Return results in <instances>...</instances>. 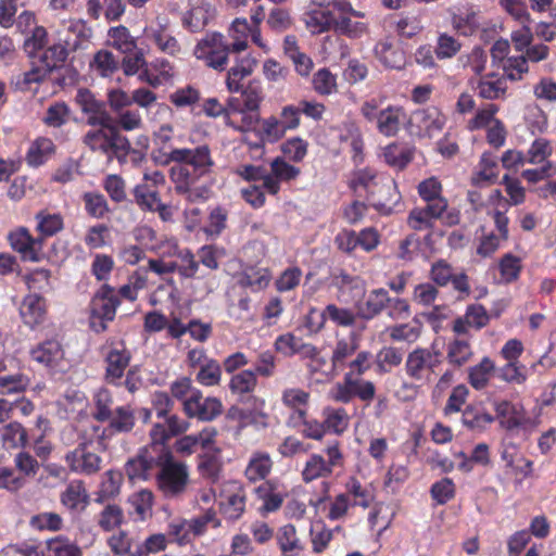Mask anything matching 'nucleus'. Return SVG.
Returning <instances> with one entry per match:
<instances>
[{
	"instance_id": "nucleus-6",
	"label": "nucleus",
	"mask_w": 556,
	"mask_h": 556,
	"mask_svg": "<svg viewBox=\"0 0 556 556\" xmlns=\"http://www.w3.org/2000/svg\"><path fill=\"white\" fill-rule=\"evenodd\" d=\"M437 219H441L447 226H454L460 220V212L457 208L448 210V203L440 200L434 204L412 210L407 224L412 229L421 231L432 228Z\"/></svg>"
},
{
	"instance_id": "nucleus-18",
	"label": "nucleus",
	"mask_w": 556,
	"mask_h": 556,
	"mask_svg": "<svg viewBox=\"0 0 556 556\" xmlns=\"http://www.w3.org/2000/svg\"><path fill=\"white\" fill-rule=\"evenodd\" d=\"M215 9L204 0H190V10L184 15L182 23L190 33H201L214 17Z\"/></svg>"
},
{
	"instance_id": "nucleus-14",
	"label": "nucleus",
	"mask_w": 556,
	"mask_h": 556,
	"mask_svg": "<svg viewBox=\"0 0 556 556\" xmlns=\"http://www.w3.org/2000/svg\"><path fill=\"white\" fill-rule=\"evenodd\" d=\"M509 42L501 38L492 47L491 54L494 61L502 62V67L506 77L510 80H520L528 73L529 67L523 55L507 56L509 53Z\"/></svg>"
},
{
	"instance_id": "nucleus-57",
	"label": "nucleus",
	"mask_w": 556,
	"mask_h": 556,
	"mask_svg": "<svg viewBox=\"0 0 556 556\" xmlns=\"http://www.w3.org/2000/svg\"><path fill=\"white\" fill-rule=\"evenodd\" d=\"M382 156L390 166L404 168L413 159L412 151L405 147L392 143L383 149Z\"/></svg>"
},
{
	"instance_id": "nucleus-50",
	"label": "nucleus",
	"mask_w": 556,
	"mask_h": 556,
	"mask_svg": "<svg viewBox=\"0 0 556 556\" xmlns=\"http://www.w3.org/2000/svg\"><path fill=\"white\" fill-rule=\"evenodd\" d=\"M257 386L256 374L251 369H244L233 375L229 381V389L233 394L252 393Z\"/></svg>"
},
{
	"instance_id": "nucleus-11",
	"label": "nucleus",
	"mask_w": 556,
	"mask_h": 556,
	"mask_svg": "<svg viewBox=\"0 0 556 556\" xmlns=\"http://www.w3.org/2000/svg\"><path fill=\"white\" fill-rule=\"evenodd\" d=\"M105 362L104 379L108 383L119 386L131 354L122 340H111L102 348Z\"/></svg>"
},
{
	"instance_id": "nucleus-32",
	"label": "nucleus",
	"mask_w": 556,
	"mask_h": 556,
	"mask_svg": "<svg viewBox=\"0 0 556 556\" xmlns=\"http://www.w3.org/2000/svg\"><path fill=\"white\" fill-rule=\"evenodd\" d=\"M498 177L497 159L490 152H484L471 177V182L476 186H483L494 182Z\"/></svg>"
},
{
	"instance_id": "nucleus-58",
	"label": "nucleus",
	"mask_w": 556,
	"mask_h": 556,
	"mask_svg": "<svg viewBox=\"0 0 556 556\" xmlns=\"http://www.w3.org/2000/svg\"><path fill=\"white\" fill-rule=\"evenodd\" d=\"M403 359L401 351L394 346H384L376 355V366L380 374L391 371L392 368L397 367Z\"/></svg>"
},
{
	"instance_id": "nucleus-10",
	"label": "nucleus",
	"mask_w": 556,
	"mask_h": 556,
	"mask_svg": "<svg viewBox=\"0 0 556 556\" xmlns=\"http://www.w3.org/2000/svg\"><path fill=\"white\" fill-rule=\"evenodd\" d=\"M119 300L114 288L103 285L91 301L90 327L96 332L106 329V323L115 317Z\"/></svg>"
},
{
	"instance_id": "nucleus-13",
	"label": "nucleus",
	"mask_w": 556,
	"mask_h": 556,
	"mask_svg": "<svg viewBox=\"0 0 556 556\" xmlns=\"http://www.w3.org/2000/svg\"><path fill=\"white\" fill-rule=\"evenodd\" d=\"M300 174L299 167L288 163L285 157L277 156L270 162V172L263 177V188L267 193L276 195L282 182L294 180Z\"/></svg>"
},
{
	"instance_id": "nucleus-60",
	"label": "nucleus",
	"mask_w": 556,
	"mask_h": 556,
	"mask_svg": "<svg viewBox=\"0 0 556 556\" xmlns=\"http://www.w3.org/2000/svg\"><path fill=\"white\" fill-rule=\"evenodd\" d=\"M270 281V274L265 268L244 271L239 280L240 286L250 288L252 291L265 289Z\"/></svg>"
},
{
	"instance_id": "nucleus-36",
	"label": "nucleus",
	"mask_w": 556,
	"mask_h": 556,
	"mask_svg": "<svg viewBox=\"0 0 556 556\" xmlns=\"http://www.w3.org/2000/svg\"><path fill=\"white\" fill-rule=\"evenodd\" d=\"M54 143L51 139L39 137L34 140L26 153V162L31 167L45 164L54 153Z\"/></svg>"
},
{
	"instance_id": "nucleus-59",
	"label": "nucleus",
	"mask_w": 556,
	"mask_h": 556,
	"mask_svg": "<svg viewBox=\"0 0 556 556\" xmlns=\"http://www.w3.org/2000/svg\"><path fill=\"white\" fill-rule=\"evenodd\" d=\"M280 150L283 154L282 157L300 163L307 155L308 142L301 137H292L280 146Z\"/></svg>"
},
{
	"instance_id": "nucleus-7",
	"label": "nucleus",
	"mask_w": 556,
	"mask_h": 556,
	"mask_svg": "<svg viewBox=\"0 0 556 556\" xmlns=\"http://www.w3.org/2000/svg\"><path fill=\"white\" fill-rule=\"evenodd\" d=\"M327 459L317 453H313L305 460L301 477L305 483L313 482L317 479L328 478L332 475L336 467L343 465V454L340 444L334 442L325 448Z\"/></svg>"
},
{
	"instance_id": "nucleus-31",
	"label": "nucleus",
	"mask_w": 556,
	"mask_h": 556,
	"mask_svg": "<svg viewBox=\"0 0 556 556\" xmlns=\"http://www.w3.org/2000/svg\"><path fill=\"white\" fill-rule=\"evenodd\" d=\"M494 361L489 356H483L480 362L468 369V382L475 390H483L488 387L495 372Z\"/></svg>"
},
{
	"instance_id": "nucleus-61",
	"label": "nucleus",
	"mask_w": 556,
	"mask_h": 556,
	"mask_svg": "<svg viewBox=\"0 0 556 556\" xmlns=\"http://www.w3.org/2000/svg\"><path fill=\"white\" fill-rule=\"evenodd\" d=\"M47 548L50 556H83L81 549L63 535L48 540Z\"/></svg>"
},
{
	"instance_id": "nucleus-28",
	"label": "nucleus",
	"mask_w": 556,
	"mask_h": 556,
	"mask_svg": "<svg viewBox=\"0 0 556 556\" xmlns=\"http://www.w3.org/2000/svg\"><path fill=\"white\" fill-rule=\"evenodd\" d=\"M358 348V342L355 336L339 339L331 354V370L324 372L327 380H332L337 370L344 364L345 359L353 355Z\"/></svg>"
},
{
	"instance_id": "nucleus-62",
	"label": "nucleus",
	"mask_w": 556,
	"mask_h": 556,
	"mask_svg": "<svg viewBox=\"0 0 556 556\" xmlns=\"http://www.w3.org/2000/svg\"><path fill=\"white\" fill-rule=\"evenodd\" d=\"M37 230L45 237H51L63 229V217L60 214L39 212L36 215Z\"/></svg>"
},
{
	"instance_id": "nucleus-26",
	"label": "nucleus",
	"mask_w": 556,
	"mask_h": 556,
	"mask_svg": "<svg viewBox=\"0 0 556 556\" xmlns=\"http://www.w3.org/2000/svg\"><path fill=\"white\" fill-rule=\"evenodd\" d=\"M256 66V60L251 55L238 58L236 64L229 68L226 77L228 91L238 92L242 87V80L249 77Z\"/></svg>"
},
{
	"instance_id": "nucleus-2",
	"label": "nucleus",
	"mask_w": 556,
	"mask_h": 556,
	"mask_svg": "<svg viewBox=\"0 0 556 556\" xmlns=\"http://www.w3.org/2000/svg\"><path fill=\"white\" fill-rule=\"evenodd\" d=\"M384 97H374L365 100L359 109L361 115L370 124H374L379 134L386 137L397 135L407 121V114L403 106L393 104L383 108Z\"/></svg>"
},
{
	"instance_id": "nucleus-20",
	"label": "nucleus",
	"mask_w": 556,
	"mask_h": 556,
	"mask_svg": "<svg viewBox=\"0 0 556 556\" xmlns=\"http://www.w3.org/2000/svg\"><path fill=\"white\" fill-rule=\"evenodd\" d=\"M247 495L244 489L238 483H231L225 490L220 502V511L228 520L239 519L245 510Z\"/></svg>"
},
{
	"instance_id": "nucleus-46",
	"label": "nucleus",
	"mask_w": 556,
	"mask_h": 556,
	"mask_svg": "<svg viewBox=\"0 0 556 556\" xmlns=\"http://www.w3.org/2000/svg\"><path fill=\"white\" fill-rule=\"evenodd\" d=\"M498 110V105L494 103H486L480 106L475 112L473 116L467 122V128L470 131L486 129L489 126L498 121V118H496Z\"/></svg>"
},
{
	"instance_id": "nucleus-12",
	"label": "nucleus",
	"mask_w": 556,
	"mask_h": 556,
	"mask_svg": "<svg viewBox=\"0 0 556 556\" xmlns=\"http://www.w3.org/2000/svg\"><path fill=\"white\" fill-rule=\"evenodd\" d=\"M65 463L73 472L91 476L101 469L102 458L83 442L65 455Z\"/></svg>"
},
{
	"instance_id": "nucleus-42",
	"label": "nucleus",
	"mask_w": 556,
	"mask_h": 556,
	"mask_svg": "<svg viewBox=\"0 0 556 556\" xmlns=\"http://www.w3.org/2000/svg\"><path fill=\"white\" fill-rule=\"evenodd\" d=\"M323 418L326 433L342 434L349 428L350 418L344 408L326 407Z\"/></svg>"
},
{
	"instance_id": "nucleus-9",
	"label": "nucleus",
	"mask_w": 556,
	"mask_h": 556,
	"mask_svg": "<svg viewBox=\"0 0 556 556\" xmlns=\"http://www.w3.org/2000/svg\"><path fill=\"white\" fill-rule=\"evenodd\" d=\"M441 364V353L432 348H416L408 353L405 372L415 381H430L431 375Z\"/></svg>"
},
{
	"instance_id": "nucleus-21",
	"label": "nucleus",
	"mask_w": 556,
	"mask_h": 556,
	"mask_svg": "<svg viewBox=\"0 0 556 556\" xmlns=\"http://www.w3.org/2000/svg\"><path fill=\"white\" fill-rule=\"evenodd\" d=\"M223 412V404L217 397L203 399L202 392L193 399L186 410V415L190 418H198L202 421H211L219 416Z\"/></svg>"
},
{
	"instance_id": "nucleus-19",
	"label": "nucleus",
	"mask_w": 556,
	"mask_h": 556,
	"mask_svg": "<svg viewBox=\"0 0 556 556\" xmlns=\"http://www.w3.org/2000/svg\"><path fill=\"white\" fill-rule=\"evenodd\" d=\"M20 316L30 329L40 326L47 318L46 300L37 293L27 294L21 303Z\"/></svg>"
},
{
	"instance_id": "nucleus-3",
	"label": "nucleus",
	"mask_w": 556,
	"mask_h": 556,
	"mask_svg": "<svg viewBox=\"0 0 556 556\" xmlns=\"http://www.w3.org/2000/svg\"><path fill=\"white\" fill-rule=\"evenodd\" d=\"M229 37H203L194 48V55L208 67L224 71L230 52H241L248 48L247 40H225Z\"/></svg>"
},
{
	"instance_id": "nucleus-15",
	"label": "nucleus",
	"mask_w": 556,
	"mask_h": 556,
	"mask_svg": "<svg viewBox=\"0 0 556 556\" xmlns=\"http://www.w3.org/2000/svg\"><path fill=\"white\" fill-rule=\"evenodd\" d=\"M11 248L16 251L22 260L38 262L42 255V239L34 238L28 229L21 227L11 231L8 236Z\"/></svg>"
},
{
	"instance_id": "nucleus-51",
	"label": "nucleus",
	"mask_w": 556,
	"mask_h": 556,
	"mask_svg": "<svg viewBox=\"0 0 556 556\" xmlns=\"http://www.w3.org/2000/svg\"><path fill=\"white\" fill-rule=\"evenodd\" d=\"M522 268L521 258L511 253L502 256L498 262V271L501 281L504 283H511L519 278Z\"/></svg>"
},
{
	"instance_id": "nucleus-55",
	"label": "nucleus",
	"mask_w": 556,
	"mask_h": 556,
	"mask_svg": "<svg viewBox=\"0 0 556 556\" xmlns=\"http://www.w3.org/2000/svg\"><path fill=\"white\" fill-rule=\"evenodd\" d=\"M30 384V379L24 374L0 376V394L14 395L23 393Z\"/></svg>"
},
{
	"instance_id": "nucleus-17",
	"label": "nucleus",
	"mask_w": 556,
	"mask_h": 556,
	"mask_svg": "<svg viewBox=\"0 0 556 556\" xmlns=\"http://www.w3.org/2000/svg\"><path fill=\"white\" fill-rule=\"evenodd\" d=\"M309 400V392L302 388H285L281 391V403L286 408L290 410L287 422H296L303 420L304 415H307L308 412Z\"/></svg>"
},
{
	"instance_id": "nucleus-34",
	"label": "nucleus",
	"mask_w": 556,
	"mask_h": 556,
	"mask_svg": "<svg viewBox=\"0 0 556 556\" xmlns=\"http://www.w3.org/2000/svg\"><path fill=\"white\" fill-rule=\"evenodd\" d=\"M473 356V350L468 338H455L447 343L446 359L455 366L462 367Z\"/></svg>"
},
{
	"instance_id": "nucleus-49",
	"label": "nucleus",
	"mask_w": 556,
	"mask_h": 556,
	"mask_svg": "<svg viewBox=\"0 0 556 556\" xmlns=\"http://www.w3.org/2000/svg\"><path fill=\"white\" fill-rule=\"evenodd\" d=\"M530 37H513L514 46L517 51H520L526 61L540 62L546 59L548 48L543 43L530 45Z\"/></svg>"
},
{
	"instance_id": "nucleus-41",
	"label": "nucleus",
	"mask_w": 556,
	"mask_h": 556,
	"mask_svg": "<svg viewBox=\"0 0 556 556\" xmlns=\"http://www.w3.org/2000/svg\"><path fill=\"white\" fill-rule=\"evenodd\" d=\"M476 89L483 99H502L507 90L506 79L504 77L486 76L478 81Z\"/></svg>"
},
{
	"instance_id": "nucleus-53",
	"label": "nucleus",
	"mask_w": 556,
	"mask_h": 556,
	"mask_svg": "<svg viewBox=\"0 0 556 556\" xmlns=\"http://www.w3.org/2000/svg\"><path fill=\"white\" fill-rule=\"evenodd\" d=\"M417 191L427 205L434 204L440 200L444 203H448L447 200L442 197V184L437 177H430L420 181Z\"/></svg>"
},
{
	"instance_id": "nucleus-8",
	"label": "nucleus",
	"mask_w": 556,
	"mask_h": 556,
	"mask_svg": "<svg viewBox=\"0 0 556 556\" xmlns=\"http://www.w3.org/2000/svg\"><path fill=\"white\" fill-rule=\"evenodd\" d=\"M24 49L29 58L37 60L50 72L62 65L67 56L66 48L59 42H50L49 37H27Z\"/></svg>"
},
{
	"instance_id": "nucleus-22",
	"label": "nucleus",
	"mask_w": 556,
	"mask_h": 556,
	"mask_svg": "<svg viewBox=\"0 0 556 556\" xmlns=\"http://www.w3.org/2000/svg\"><path fill=\"white\" fill-rule=\"evenodd\" d=\"M31 358L43 366L55 369L64 359V351L58 340H46L30 351Z\"/></svg>"
},
{
	"instance_id": "nucleus-37",
	"label": "nucleus",
	"mask_w": 556,
	"mask_h": 556,
	"mask_svg": "<svg viewBox=\"0 0 556 556\" xmlns=\"http://www.w3.org/2000/svg\"><path fill=\"white\" fill-rule=\"evenodd\" d=\"M108 431L126 433L132 430L136 424L135 410L130 405L116 407L109 418Z\"/></svg>"
},
{
	"instance_id": "nucleus-54",
	"label": "nucleus",
	"mask_w": 556,
	"mask_h": 556,
	"mask_svg": "<svg viewBox=\"0 0 556 556\" xmlns=\"http://www.w3.org/2000/svg\"><path fill=\"white\" fill-rule=\"evenodd\" d=\"M94 410L92 416L98 421H106L111 417L113 396L105 388L98 389L93 394Z\"/></svg>"
},
{
	"instance_id": "nucleus-47",
	"label": "nucleus",
	"mask_w": 556,
	"mask_h": 556,
	"mask_svg": "<svg viewBox=\"0 0 556 556\" xmlns=\"http://www.w3.org/2000/svg\"><path fill=\"white\" fill-rule=\"evenodd\" d=\"M277 541L283 556H298L302 551L296 530L292 525H285L278 530Z\"/></svg>"
},
{
	"instance_id": "nucleus-52",
	"label": "nucleus",
	"mask_w": 556,
	"mask_h": 556,
	"mask_svg": "<svg viewBox=\"0 0 556 556\" xmlns=\"http://www.w3.org/2000/svg\"><path fill=\"white\" fill-rule=\"evenodd\" d=\"M134 197L137 205L149 212H155V208L160 206V195L156 190L149 187L148 184H139L134 188Z\"/></svg>"
},
{
	"instance_id": "nucleus-16",
	"label": "nucleus",
	"mask_w": 556,
	"mask_h": 556,
	"mask_svg": "<svg viewBox=\"0 0 556 556\" xmlns=\"http://www.w3.org/2000/svg\"><path fill=\"white\" fill-rule=\"evenodd\" d=\"M413 121L418 127L419 136L432 138L443 130L447 118L439 108L431 105L415 111Z\"/></svg>"
},
{
	"instance_id": "nucleus-64",
	"label": "nucleus",
	"mask_w": 556,
	"mask_h": 556,
	"mask_svg": "<svg viewBox=\"0 0 556 556\" xmlns=\"http://www.w3.org/2000/svg\"><path fill=\"white\" fill-rule=\"evenodd\" d=\"M498 377L504 382L511 384H523L528 379L526 366L520 362H506L498 369Z\"/></svg>"
},
{
	"instance_id": "nucleus-23",
	"label": "nucleus",
	"mask_w": 556,
	"mask_h": 556,
	"mask_svg": "<svg viewBox=\"0 0 556 556\" xmlns=\"http://www.w3.org/2000/svg\"><path fill=\"white\" fill-rule=\"evenodd\" d=\"M61 504L71 511H81L89 504V493L81 480H72L60 494Z\"/></svg>"
},
{
	"instance_id": "nucleus-30",
	"label": "nucleus",
	"mask_w": 556,
	"mask_h": 556,
	"mask_svg": "<svg viewBox=\"0 0 556 556\" xmlns=\"http://www.w3.org/2000/svg\"><path fill=\"white\" fill-rule=\"evenodd\" d=\"M273 460L267 452L252 453L244 470L245 478L251 482L264 480L270 473Z\"/></svg>"
},
{
	"instance_id": "nucleus-33",
	"label": "nucleus",
	"mask_w": 556,
	"mask_h": 556,
	"mask_svg": "<svg viewBox=\"0 0 556 556\" xmlns=\"http://www.w3.org/2000/svg\"><path fill=\"white\" fill-rule=\"evenodd\" d=\"M422 332V324L413 318L412 321L397 324L386 328V333L393 342H406L412 344L416 342Z\"/></svg>"
},
{
	"instance_id": "nucleus-56",
	"label": "nucleus",
	"mask_w": 556,
	"mask_h": 556,
	"mask_svg": "<svg viewBox=\"0 0 556 556\" xmlns=\"http://www.w3.org/2000/svg\"><path fill=\"white\" fill-rule=\"evenodd\" d=\"M187 521L192 538L203 535L208 528H218L220 526V520L216 516V511L213 509H207L204 514L187 519Z\"/></svg>"
},
{
	"instance_id": "nucleus-27",
	"label": "nucleus",
	"mask_w": 556,
	"mask_h": 556,
	"mask_svg": "<svg viewBox=\"0 0 556 556\" xmlns=\"http://www.w3.org/2000/svg\"><path fill=\"white\" fill-rule=\"evenodd\" d=\"M302 21L309 33L321 34L334 31L338 18H334L330 11L311 9L303 13Z\"/></svg>"
},
{
	"instance_id": "nucleus-39",
	"label": "nucleus",
	"mask_w": 556,
	"mask_h": 556,
	"mask_svg": "<svg viewBox=\"0 0 556 556\" xmlns=\"http://www.w3.org/2000/svg\"><path fill=\"white\" fill-rule=\"evenodd\" d=\"M349 185L358 197L374 194L377 186L376 172L369 168L356 170L352 174Z\"/></svg>"
},
{
	"instance_id": "nucleus-1",
	"label": "nucleus",
	"mask_w": 556,
	"mask_h": 556,
	"mask_svg": "<svg viewBox=\"0 0 556 556\" xmlns=\"http://www.w3.org/2000/svg\"><path fill=\"white\" fill-rule=\"evenodd\" d=\"M175 163L169 169V178L175 192L191 203H202L212 195V186L200 184L201 177L211 175L215 166L207 144L195 148H176L166 155L163 164Z\"/></svg>"
},
{
	"instance_id": "nucleus-25",
	"label": "nucleus",
	"mask_w": 556,
	"mask_h": 556,
	"mask_svg": "<svg viewBox=\"0 0 556 556\" xmlns=\"http://www.w3.org/2000/svg\"><path fill=\"white\" fill-rule=\"evenodd\" d=\"M337 285L338 300L343 303H357L366 293V283L359 277L340 275Z\"/></svg>"
},
{
	"instance_id": "nucleus-35",
	"label": "nucleus",
	"mask_w": 556,
	"mask_h": 556,
	"mask_svg": "<svg viewBox=\"0 0 556 556\" xmlns=\"http://www.w3.org/2000/svg\"><path fill=\"white\" fill-rule=\"evenodd\" d=\"M388 301L389 293L386 289H374L367 294L365 302L357 306L358 313L363 318L371 319L387 307Z\"/></svg>"
},
{
	"instance_id": "nucleus-24",
	"label": "nucleus",
	"mask_w": 556,
	"mask_h": 556,
	"mask_svg": "<svg viewBox=\"0 0 556 556\" xmlns=\"http://www.w3.org/2000/svg\"><path fill=\"white\" fill-rule=\"evenodd\" d=\"M345 495L352 502L353 506H359L367 509L376 498V491L371 483H362L356 477H350L345 484Z\"/></svg>"
},
{
	"instance_id": "nucleus-45",
	"label": "nucleus",
	"mask_w": 556,
	"mask_h": 556,
	"mask_svg": "<svg viewBox=\"0 0 556 556\" xmlns=\"http://www.w3.org/2000/svg\"><path fill=\"white\" fill-rule=\"evenodd\" d=\"M376 55L388 67L401 68L404 64V53L391 42L388 38L379 41L375 47Z\"/></svg>"
},
{
	"instance_id": "nucleus-63",
	"label": "nucleus",
	"mask_w": 556,
	"mask_h": 556,
	"mask_svg": "<svg viewBox=\"0 0 556 556\" xmlns=\"http://www.w3.org/2000/svg\"><path fill=\"white\" fill-rule=\"evenodd\" d=\"M553 153L551 142L545 138H536L529 147L526 157L529 164H544Z\"/></svg>"
},
{
	"instance_id": "nucleus-29",
	"label": "nucleus",
	"mask_w": 556,
	"mask_h": 556,
	"mask_svg": "<svg viewBox=\"0 0 556 556\" xmlns=\"http://www.w3.org/2000/svg\"><path fill=\"white\" fill-rule=\"evenodd\" d=\"M174 76L173 66L166 60H155L139 74V80L152 87L168 83Z\"/></svg>"
},
{
	"instance_id": "nucleus-48",
	"label": "nucleus",
	"mask_w": 556,
	"mask_h": 556,
	"mask_svg": "<svg viewBox=\"0 0 556 556\" xmlns=\"http://www.w3.org/2000/svg\"><path fill=\"white\" fill-rule=\"evenodd\" d=\"M172 396L182 403L184 412L186 413L190 402L198 396L200 390L192 386L189 378L182 377L170 383Z\"/></svg>"
},
{
	"instance_id": "nucleus-4",
	"label": "nucleus",
	"mask_w": 556,
	"mask_h": 556,
	"mask_svg": "<svg viewBox=\"0 0 556 556\" xmlns=\"http://www.w3.org/2000/svg\"><path fill=\"white\" fill-rule=\"evenodd\" d=\"M110 121L111 117L105 112L90 116L88 123L90 125H100L101 128L89 130L84 136V143L90 150L100 152L108 157L116 154L118 150H125L128 147V141L109 127Z\"/></svg>"
},
{
	"instance_id": "nucleus-38",
	"label": "nucleus",
	"mask_w": 556,
	"mask_h": 556,
	"mask_svg": "<svg viewBox=\"0 0 556 556\" xmlns=\"http://www.w3.org/2000/svg\"><path fill=\"white\" fill-rule=\"evenodd\" d=\"M257 500L262 501L260 511L268 514L276 511L280 508L283 502V496L276 490V486L270 481H265L255 489Z\"/></svg>"
},
{
	"instance_id": "nucleus-5",
	"label": "nucleus",
	"mask_w": 556,
	"mask_h": 556,
	"mask_svg": "<svg viewBox=\"0 0 556 556\" xmlns=\"http://www.w3.org/2000/svg\"><path fill=\"white\" fill-rule=\"evenodd\" d=\"M163 455L162 466L155 475L157 488L166 497L179 496L188 486L189 467L177 460L170 451Z\"/></svg>"
},
{
	"instance_id": "nucleus-43",
	"label": "nucleus",
	"mask_w": 556,
	"mask_h": 556,
	"mask_svg": "<svg viewBox=\"0 0 556 556\" xmlns=\"http://www.w3.org/2000/svg\"><path fill=\"white\" fill-rule=\"evenodd\" d=\"M258 122L260 125L255 131L263 144L278 142L286 135V131L279 123V118L276 116L271 115Z\"/></svg>"
},
{
	"instance_id": "nucleus-40",
	"label": "nucleus",
	"mask_w": 556,
	"mask_h": 556,
	"mask_svg": "<svg viewBox=\"0 0 556 556\" xmlns=\"http://www.w3.org/2000/svg\"><path fill=\"white\" fill-rule=\"evenodd\" d=\"M222 467L223 463L219 447L217 451L202 453L199 457L198 470L200 475L212 482L218 480Z\"/></svg>"
},
{
	"instance_id": "nucleus-44",
	"label": "nucleus",
	"mask_w": 556,
	"mask_h": 556,
	"mask_svg": "<svg viewBox=\"0 0 556 556\" xmlns=\"http://www.w3.org/2000/svg\"><path fill=\"white\" fill-rule=\"evenodd\" d=\"M462 421L470 430L483 431L494 421V417L484 408L469 406L463 412Z\"/></svg>"
}]
</instances>
